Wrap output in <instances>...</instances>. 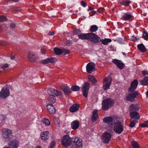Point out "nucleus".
<instances>
[{
  "label": "nucleus",
  "instance_id": "f257e3e1",
  "mask_svg": "<svg viewBox=\"0 0 148 148\" xmlns=\"http://www.w3.org/2000/svg\"><path fill=\"white\" fill-rule=\"evenodd\" d=\"M138 84L137 80L134 79L131 83L130 86L128 89L130 93L126 97V100L132 102L134 101V99L137 97L138 95V93L135 90L136 89Z\"/></svg>",
  "mask_w": 148,
  "mask_h": 148
},
{
  "label": "nucleus",
  "instance_id": "f03ea898",
  "mask_svg": "<svg viewBox=\"0 0 148 148\" xmlns=\"http://www.w3.org/2000/svg\"><path fill=\"white\" fill-rule=\"evenodd\" d=\"M114 104V101L113 99L110 98H107L102 101V109L104 110H106L112 106Z\"/></svg>",
  "mask_w": 148,
  "mask_h": 148
},
{
  "label": "nucleus",
  "instance_id": "7ed1b4c3",
  "mask_svg": "<svg viewBox=\"0 0 148 148\" xmlns=\"http://www.w3.org/2000/svg\"><path fill=\"white\" fill-rule=\"evenodd\" d=\"M71 144L73 148H82L83 147L82 140L78 137L72 138Z\"/></svg>",
  "mask_w": 148,
  "mask_h": 148
},
{
  "label": "nucleus",
  "instance_id": "20e7f679",
  "mask_svg": "<svg viewBox=\"0 0 148 148\" xmlns=\"http://www.w3.org/2000/svg\"><path fill=\"white\" fill-rule=\"evenodd\" d=\"M2 136L5 141H8L12 138V134L11 130L7 128L2 129Z\"/></svg>",
  "mask_w": 148,
  "mask_h": 148
},
{
  "label": "nucleus",
  "instance_id": "39448f33",
  "mask_svg": "<svg viewBox=\"0 0 148 148\" xmlns=\"http://www.w3.org/2000/svg\"><path fill=\"white\" fill-rule=\"evenodd\" d=\"M88 41L94 43H98L100 42V38L93 33H89Z\"/></svg>",
  "mask_w": 148,
  "mask_h": 148
},
{
  "label": "nucleus",
  "instance_id": "423d86ee",
  "mask_svg": "<svg viewBox=\"0 0 148 148\" xmlns=\"http://www.w3.org/2000/svg\"><path fill=\"white\" fill-rule=\"evenodd\" d=\"M113 128L114 131L118 134L121 133L123 130V127L121 122L118 121L114 123Z\"/></svg>",
  "mask_w": 148,
  "mask_h": 148
},
{
  "label": "nucleus",
  "instance_id": "0eeeda50",
  "mask_svg": "<svg viewBox=\"0 0 148 148\" xmlns=\"http://www.w3.org/2000/svg\"><path fill=\"white\" fill-rule=\"evenodd\" d=\"M112 79L110 76H109L105 77L103 79V88L105 90L110 89V86L111 84Z\"/></svg>",
  "mask_w": 148,
  "mask_h": 148
},
{
  "label": "nucleus",
  "instance_id": "6e6552de",
  "mask_svg": "<svg viewBox=\"0 0 148 148\" xmlns=\"http://www.w3.org/2000/svg\"><path fill=\"white\" fill-rule=\"evenodd\" d=\"M72 139L68 135L64 136L62 139V144L65 146L67 147L71 143Z\"/></svg>",
  "mask_w": 148,
  "mask_h": 148
},
{
  "label": "nucleus",
  "instance_id": "1a4fd4ad",
  "mask_svg": "<svg viewBox=\"0 0 148 148\" xmlns=\"http://www.w3.org/2000/svg\"><path fill=\"white\" fill-rule=\"evenodd\" d=\"M10 95V90L7 87H3L0 92V98L5 99Z\"/></svg>",
  "mask_w": 148,
  "mask_h": 148
},
{
  "label": "nucleus",
  "instance_id": "9d476101",
  "mask_svg": "<svg viewBox=\"0 0 148 148\" xmlns=\"http://www.w3.org/2000/svg\"><path fill=\"white\" fill-rule=\"evenodd\" d=\"M89 88L90 84L88 82H85L82 87L83 95L86 98L87 97Z\"/></svg>",
  "mask_w": 148,
  "mask_h": 148
},
{
  "label": "nucleus",
  "instance_id": "9b49d317",
  "mask_svg": "<svg viewBox=\"0 0 148 148\" xmlns=\"http://www.w3.org/2000/svg\"><path fill=\"white\" fill-rule=\"evenodd\" d=\"M47 92L49 96H61L62 95L61 92L58 91L53 88L49 89Z\"/></svg>",
  "mask_w": 148,
  "mask_h": 148
},
{
  "label": "nucleus",
  "instance_id": "f8f14e48",
  "mask_svg": "<svg viewBox=\"0 0 148 148\" xmlns=\"http://www.w3.org/2000/svg\"><path fill=\"white\" fill-rule=\"evenodd\" d=\"M112 135L111 134L108 132H106L104 133L102 137L103 142L104 143H108L110 140Z\"/></svg>",
  "mask_w": 148,
  "mask_h": 148
},
{
  "label": "nucleus",
  "instance_id": "ddd939ff",
  "mask_svg": "<svg viewBox=\"0 0 148 148\" xmlns=\"http://www.w3.org/2000/svg\"><path fill=\"white\" fill-rule=\"evenodd\" d=\"M27 58L31 62H34L38 59V56L33 53L29 52L27 55Z\"/></svg>",
  "mask_w": 148,
  "mask_h": 148
},
{
  "label": "nucleus",
  "instance_id": "4468645a",
  "mask_svg": "<svg viewBox=\"0 0 148 148\" xmlns=\"http://www.w3.org/2000/svg\"><path fill=\"white\" fill-rule=\"evenodd\" d=\"M95 65L94 63H88L86 66V71L88 73H91L95 71Z\"/></svg>",
  "mask_w": 148,
  "mask_h": 148
},
{
  "label": "nucleus",
  "instance_id": "2eb2a0df",
  "mask_svg": "<svg viewBox=\"0 0 148 148\" xmlns=\"http://www.w3.org/2000/svg\"><path fill=\"white\" fill-rule=\"evenodd\" d=\"M112 62L120 69H122L125 66L124 64L121 60L114 59L112 60Z\"/></svg>",
  "mask_w": 148,
  "mask_h": 148
},
{
  "label": "nucleus",
  "instance_id": "dca6fc26",
  "mask_svg": "<svg viewBox=\"0 0 148 148\" xmlns=\"http://www.w3.org/2000/svg\"><path fill=\"white\" fill-rule=\"evenodd\" d=\"M62 90L64 92L66 96L68 95L71 92V89L68 86L66 85H62L61 86Z\"/></svg>",
  "mask_w": 148,
  "mask_h": 148
},
{
  "label": "nucleus",
  "instance_id": "f3484780",
  "mask_svg": "<svg viewBox=\"0 0 148 148\" xmlns=\"http://www.w3.org/2000/svg\"><path fill=\"white\" fill-rule=\"evenodd\" d=\"M57 61L56 58L54 57H51L42 60L41 61V63L43 64H47L50 62L53 63Z\"/></svg>",
  "mask_w": 148,
  "mask_h": 148
},
{
  "label": "nucleus",
  "instance_id": "a211bd4d",
  "mask_svg": "<svg viewBox=\"0 0 148 148\" xmlns=\"http://www.w3.org/2000/svg\"><path fill=\"white\" fill-rule=\"evenodd\" d=\"M132 17H133L132 13L130 12L126 13H124L122 16L123 19L125 21H128L131 20Z\"/></svg>",
  "mask_w": 148,
  "mask_h": 148
},
{
  "label": "nucleus",
  "instance_id": "6ab92c4d",
  "mask_svg": "<svg viewBox=\"0 0 148 148\" xmlns=\"http://www.w3.org/2000/svg\"><path fill=\"white\" fill-rule=\"evenodd\" d=\"M130 116L131 117V119L134 118L135 119V121L137 122L140 118L139 113L136 111L130 112Z\"/></svg>",
  "mask_w": 148,
  "mask_h": 148
},
{
  "label": "nucleus",
  "instance_id": "aec40b11",
  "mask_svg": "<svg viewBox=\"0 0 148 148\" xmlns=\"http://www.w3.org/2000/svg\"><path fill=\"white\" fill-rule=\"evenodd\" d=\"M49 132L48 131L41 133L40 135L41 139L44 141L48 140L49 138Z\"/></svg>",
  "mask_w": 148,
  "mask_h": 148
},
{
  "label": "nucleus",
  "instance_id": "412c9836",
  "mask_svg": "<svg viewBox=\"0 0 148 148\" xmlns=\"http://www.w3.org/2000/svg\"><path fill=\"white\" fill-rule=\"evenodd\" d=\"M18 142L15 140H13L8 143L10 148H17L18 147Z\"/></svg>",
  "mask_w": 148,
  "mask_h": 148
},
{
  "label": "nucleus",
  "instance_id": "4be33fe9",
  "mask_svg": "<svg viewBox=\"0 0 148 148\" xmlns=\"http://www.w3.org/2000/svg\"><path fill=\"white\" fill-rule=\"evenodd\" d=\"M118 3L125 7L128 6L132 3V1L129 0H119Z\"/></svg>",
  "mask_w": 148,
  "mask_h": 148
},
{
  "label": "nucleus",
  "instance_id": "5701e85b",
  "mask_svg": "<svg viewBox=\"0 0 148 148\" xmlns=\"http://www.w3.org/2000/svg\"><path fill=\"white\" fill-rule=\"evenodd\" d=\"M47 107L48 111L49 113L53 114L56 112L55 109L51 104L48 103L47 105Z\"/></svg>",
  "mask_w": 148,
  "mask_h": 148
},
{
  "label": "nucleus",
  "instance_id": "b1692460",
  "mask_svg": "<svg viewBox=\"0 0 148 148\" xmlns=\"http://www.w3.org/2000/svg\"><path fill=\"white\" fill-rule=\"evenodd\" d=\"M79 107L78 105L76 104H74L70 107L69 110L72 112H76L79 110Z\"/></svg>",
  "mask_w": 148,
  "mask_h": 148
},
{
  "label": "nucleus",
  "instance_id": "393cba45",
  "mask_svg": "<svg viewBox=\"0 0 148 148\" xmlns=\"http://www.w3.org/2000/svg\"><path fill=\"white\" fill-rule=\"evenodd\" d=\"M97 112L98 110H95L93 111L91 118V121H95L98 118V116L97 114Z\"/></svg>",
  "mask_w": 148,
  "mask_h": 148
},
{
  "label": "nucleus",
  "instance_id": "a878e982",
  "mask_svg": "<svg viewBox=\"0 0 148 148\" xmlns=\"http://www.w3.org/2000/svg\"><path fill=\"white\" fill-rule=\"evenodd\" d=\"M79 123L77 121L75 120L72 122L71 124V128L73 130L77 129L79 126Z\"/></svg>",
  "mask_w": 148,
  "mask_h": 148
},
{
  "label": "nucleus",
  "instance_id": "bb28decb",
  "mask_svg": "<svg viewBox=\"0 0 148 148\" xmlns=\"http://www.w3.org/2000/svg\"><path fill=\"white\" fill-rule=\"evenodd\" d=\"M89 33H81L78 36L79 38L82 40H87L88 36Z\"/></svg>",
  "mask_w": 148,
  "mask_h": 148
},
{
  "label": "nucleus",
  "instance_id": "cd10ccee",
  "mask_svg": "<svg viewBox=\"0 0 148 148\" xmlns=\"http://www.w3.org/2000/svg\"><path fill=\"white\" fill-rule=\"evenodd\" d=\"M139 106L138 104H132L129 106V110L130 112L134 110L137 111L139 110Z\"/></svg>",
  "mask_w": 148,
  "mask_h": 148
},
{
  "label": "nucleus",
  "instance_id": "c85d7f7f",
  "mask_svg": "<svg viewBox=\"0 0 148 148\" xmlns=\"http://www.w3.org/2000/svg\"><path fill=\"white\" fill-rule=\"evenodd\" d=\"M137 47L138 49L142 53L145 52L147 50L145 46L142 43L138 45Z\"/></svg>",
  "mask_w": 148,
  "mask_h": 148
},
{
  "label": "nucleus",
  "instance_id": "c756f323",
  "mask_svg": "<svg viewBox=\"0 0 148 148\" xmlns=\"http://www.w3.org/2000/svg\"><path fill=\"white\" fill-rule=\"evenodd\" d=\"M140 82L142 85H148V76L145 77L143 79L141 80Z\"/></svg>",
  "mask_w": 148,
  "mask_h": 148
},
{
  "label": "nucleus",
  "instance_id": "7c9ffc66",
  "mask_svg": "<svg viewBox=\"0 0 148 148\" xmlns=\"http://www.w3.org/2000/svg\"><path fill=\"white\" fill-rule=\"evenodd\" d=\"M104 45H107L108 44L112 42V40L109 38H105L104 39L101 40L100 41Z\"/></svg>",
  "mask_w": 148,
  "mask_h": 148
},
{
  "label": "nucleus",
  "instance_id": "2f4dec72",
  "mask_svg": "<svg viewBox=\"0 0 148 148\" xmlns=\"http://www.w3.org/2000/svg\"><path fill=\"white\" fill-rule=\"evenodd\" d=\"M98 27L96 25H93L91 26L89 30L91 33H93L97 31L98 29Z\"/></svg>",
  "mask_w": 148,
  "mask_h": 148
},
{
  "label": "nucleus",
  "instance_id": "473e14b6",
  "mask_svg": "<svg viewBox=\"0 0 148 148\" xmlns=\"http://www.w3.org/2000/svg\"><path fill=\"white\" fill-rule=\"evenodd\" d=\"M89 81L91 82L93 84H96L97 81L96 79L94 76L91 75L88 76Z\"/></svg>",
  "mask_w": 148,
  "mask_h": 148
},
{
  "label": "nucleus",
  "instance_id": "72a5a7b5",
  "mask_svg": "<svg viewBox=\"0 0 148 148\" xmlns=\"http://www.w3.org/2000/svg\"><path fill=\"white\" fill-rule=\"evenodd\" d=\"M113 118L111 116H108L104 118L103 121L105 123H110L112 122Z\"/></svg>",
  "mask_w": 148,
  "mask_h": 148
},
{
  "label": "nucleus",
  "instance_id": "f704fd0d",
  "mask_svg": "<svg viewBox=\"0 0 148 148\" xmlns=\"http://www.w3.org/2000/svg\"><path fill=\"white\" fill-rule=\"evenodd\" d=\"M53 51L57 55H60L62 53V49L57 47L54 48Z\"/></svg>",
  "mask_w": 148,
  "mask_h": 148
},
{
  "label": "nucleus",
  "instance_id": "c9c22d12",
  "mask_svg": "<svg viewBox=\"0 0 148 148\" xmlns=\"http://www.w3.org/2000/svg\"><path fill=\"white\" fill-rule=\"evenodd\" d=\"M55 96H49L48 99V101L50 103H54L56 101Z\"/></svg>",
  "mask_w": 148,
  "mask_h": 148
},
{
  "label": "nucleus",
  "instance_id": "e433bc0d",
  "mask_svg": "<svg viewBox=\"0 0 148 148\" xmlns=\"http://www.w3.org/2000/svg\"><path fill=\"white\" fill-rule=\"evenodd\" d=\"M131 144L133 148H140L139 144L135 141H133L131 142Z\"/></svg>",
  "mask_w": 148,
  "mask_h": 148
},
{
  "label": "nucleus",
  "instance_id": "4c0bfd02",
  "mask_svg": "<svg viewBox=\"0 0 148 148\" xmlns=\"http://www.w3.org/2000/svg\"><path fill=\"white\" fill-rule=\"evenodd\" d=\"M71 89L73 91H78L80 89V88L79 86L77 85L72 86L71 87Z\"/></svg>",
  "mask_w": 148,
  "mask_h": 148
},
{
  "label": "nucleus",
  "instance_id": "58836bf2",
  "mask_svg": "<svg viewBox=\"0 0 148 148\" xmlns=\"http://www.w3.org/2000/svg\"><path fill=\"white\" fill-rule=\"evenodd\" d=\"M142 37L145 40H148V34L146 31H145L143 32Z\"/></svg>",
  "mask_w": 148,
  "mask_h": 148
},
{
  "label": "nucleus",
  "instance_id": "ea45409f",
  "mask_svg": "<svg viewBox=\"0 0 148 148\" xmlns=\"http://www.w3.org/2000/svg\"><path fill=\"white\" fill-rule=\"evenodd\" d=\"M42 121L43 123L45 124L47 126H49L50 124V122L48 119H46L42 118Z\"/></svg>",
  "mask_w": 148,
  "mask_h": 148
},
{
  "label": "nucleus",
  "instance_id": "a19ab883",
  "mask_svg": "<svg viewBox=\"0 0 148 148\" xmlns=\"http://www.w3.org/2000/svg\"><path fill=\"white\" fill-rule=\"evenodd\" d=\"M81 31L80 29H75L73 31V33L74 34L77 35L80 34L81 33Z\"/></svg>",
  "mask_w": 148,
  "mask_h": 148
},
{
  "label": "nucleus",
  "instance_id": "79ce46f5",
  "mask_svg": "<svg viewBox=\"0 0 148 148\" xmlns=\"http://www.w3.org/2000/svg\"><path fill=\"white\" fill-rule=\"evenodd\" d=\"M62 53L64 55L69 54L70 53V51H69L65 49H62Z\"/></svg>",
  "mask_w": 148,
  "mask_h": 148
},
{
  "label": "nucleus",
  "instance_id": "37998d69",
  "mask_svg": "<svg viewBox=\"0 0 148 148\" xmlns=\"http://www.w3.org/2000/svg\"><path fill=\"white\" fill-rule=\"evenodd\" d=\"M7 18L6 16L3 15L0 16V22L5 21L7 20Z\"/></svg>",
  "mask_w": 148,
  "mask_h": 148
},
{
  "label": "nucleus",
  "instance_id": "c03bdc74",
  "mask_svg": "<svg viewBox=\"0 0 148 148\" xmlns=\"http://www.w3.org/2000/svg\"><path fill=\"white\" fill-rule=\"evenodd\" d=\"M6 26L5 25H0V32L5 30Z\"/></svg>",
  "mask_w": 148,
  "mask_h": 148
},
{
  "label": "nucleus",
  "instance_id": "a18cd8bd",
  "mask_svg": "<svg viewBox=\"0 0 148 148\" xmlns=\"http://www.w3.org/2000/svg\"><path fill=\"white\" fill-rule=\"evenodd\" d=\"M56 142L54 141H52L50 145V148H54L56 145Z\"/></svg>",
  "mask_w": 148,
  "mask_h": 148
},
{
  "label": "nucleus",
  "instance_id": "49530a36",
  "mask_svg": "<svg viewBox=\"0 0 148 148\" xmlns=\"http://www.w3.org/2000/svg\"><path fill=\"white\" fill-rule=\"evenodd\" d=\"M136 122V121H135V120H133V121H132L129 124V126L131 127H134L135 125V123Z\"/></svg>",
  "mask_w": 148,
  "mask_h": 148
},
{
  "label": "nucleus",
  "instance_id": "de8ad7c7",
  "mask_svg": "<svg viewBox=\"0 0 148 148\" xmlns=\"http://www.w3.org/2000/svg\"><path fill=\"white\" fill-rule=\"evenodd\" d=\"M72 43V41L70 40H67L66 42V45L67 46H69Z\"/></svg>",
  "mask_w": 148,
  "mask_h": 148
},
{
  "label": "nucleus",
  "instance_id": "09e8293b",
  "mask_svg": "<svg viewBox=\"0 0 148 148\" xmlns=\"http://www.w3.org/2000/svg\"><path fill=\"white\" fill-rule=\"evenodd\" d=\"M6 118V116L3 114L0 115V120L1 121H4Z\"/></svg>",
  "mask_w": 148,
  "mask_h": 148
},
{
  "label": "nucleus",
  "instance_id": "8fccbe9b",
  "mask_svg": "<svg viewBox=\"0 0 148 148\" xmlns=\"http://www.w3.org/2000/svg\"><path fill=\"white\" fill-rule=\"evenodd\" d=\"M140 125L142 127H148V124L146 123H143L140 124Z\"/></svg>",
  "mask_w": 148,
  "mask_h": 148
},
{
  "label": "nucleus",
  "instance_id": "3c124183",
  "mask_svg": "<svg viewBox=\"0 0 148 148\" xmlns=\"http://www.w3.org/2000/svg\"><path fill=\"white\" fill-rule=\"evenodd\" d=\"M16 24L15 23H12L10 24V28L11 29H13L16 27Z\"/></svg>",
  "mask_w": 148,
  "mask_h": 148
},
{
  "label": "nucleus",
  "instance_id": "603ef678",
  "mask_svg": "<svg viewBox=\"0 0 148 148\" xmlns=\"http://www.w3.org/2000/svg\"><path fill=\"white\" fill-rule=\"evenodd\" d=\"M114 49V47L112 45H110L108 47V49L110 51H113Z\"/></svg>",
  "mask_w": 148,
  "mask_h": 148
},
{
  "label": "nucleus",
  "instance_id": "864d4df0",
  "mask_svg": "<svg viewBox=\"0 0 148 148\" xmlns=\"http://www.w3.org/2000/svg\"><path fill=\"white\" fill-rule=\"evenodd\" d=\"M81 4L84 7H86L87 5V4L86 3L83 1H81Z\"/></svg>",
  "mask_w": 148,
  "mask_h": 148
},
{
  "label": "nucleus",
  "instance_id": "5fc2aeb1",
  "mask_svg": "<svg viewBox=\"0 0 148 148\" xmlns=\"http://www.w3.org/2000/svg\"><path fill=\"white\" fill-rule=\"evenodd\" d=\"M142 73L144 75H148V72L145 71H143L142 72Z\"/></svg>",
  "mask_w": 148,
  "mask_h": 148
},
{
  "label": "nucleus",
  "instance_id": "6e6d98bb",
  "mask_svg": "<svg viewBox=\"0 0 148 148\" xmlns=\"http://www.w3.org/2000/svg\"><path fill=\"white\" fill-rule=\"evenodd\" d=\"M99 12V13H102L104 10V8H100L98 9Z\"/></svg>",
  "mask_w": 148,
  "mask_h": 148
},
{
  "label": "nucleus",
  "instance_id": "4d7b16f0",
  "mask_svg": "<svg viewBox=\"0 0 148 148\" xmlns=\"http://www.w3.org/2000/svg\"><path fill=\"white\" fill-rule=\"evenodd\" d=\"M8 66V64H4L2 67V68L3 69H5L7 68Z\"/></svg>",
  "mask_w": 148,
  "mask_h": 148
},
{
  "label": "nucleus",
  "instance_id": "13d9d810",
  "mask_svg": "<svg viewBox=\"0 0 148 148\" xmlns=\"http://www.w3.org/2000/svg\"><path fill=\"white\" fill-rule=\"evenodd\" d=\"M19 0H6L7 2H10L11 1H14V2H17L19 1Z\"/></svg>",
  "mask_w": 148,
  "mask_h": 148
},
{
  "label": "nucleus",
  "instance_id": "bf43d9fd",
  "mask_svg": "<svg viewBox=\"0 0 148 148\" xmlns=\"http://www.w3.org/2000/svg\"><path fill=\"white\" fill-rule=\"evenodd\" d=\"M89 14H90V16L94 15L95 14V11L93 10L92 12H90Z\"/></svg>",
  "mask_w": 148,
  "mask_h": 148
},
{
  "label": "nucleus",
  "instance_id": "052dcab7",
  "mask_svg": "<svg viewBox=\"0 0 148 148\" xmlns=\"http://www.w3.org/2000/svg\"><path fill=\"white\" fill-rule=\"evenodd\" d=\"M54 34V32H52L48 33V35L49 36H53Z\"/></svg>",
  "mask_w": 148,
  "mask_h": 148
},
{
  "label": "nucleus",
  "instance_id": "680f3d73",
  "mask_svg": "<svg viewBox=\"0 0 148 148\" xmlns=\"http://www.w3.org/2000/svg\"><path fill=\"white\" fill-rule=\"evenodd\" d=\"M94 8H92L91 7H89V8L88 10V11H92L94 10Z\"/></svg>",
  "mask_w": 148,
  "mask_h": 148
},
{
  "label": "nucleus",
  "instance_id": "e2e57ef3",
  "mask_svg": "<svg viewBox=\"0 0 148 148\" xmlns=\"http://www.w3.org/2000/svg\"><path fill=\"white\" fill-rule=\"evenodd\" d=\"M10 58L11 60H13L15 58V56H13V55H12L10 56Z\"/></svg>",
  "mask_w": 148,
  "mask_h": 148
},
{
  "label": "nucleus",
  "instance_id": "0e129e2a",
  "mask_svg": "<svg viewBox=\"0 0 148 148\" xmlns=\"http://www.w3.org/2000/svg\"><path fill=\"white\" fill-rule=\"evenodd\" d=\"M99 13V11H98V10L97 11H95V14H98Z\"/></svg>",
  "mask_w": 148,
  "mask_h": 148
},
{
  "label": "nucleus",
  "instance_id": "69168bd1",
  "mask_svg": "<svg viewBox=\"0 0 148 148\" xmlns=\"http://www.w3.org/2000/svg\"><path fill=\"white\" fill-rule=\"evenodd\" d=\"M36 148H41V147L40 146H37L36 147Z\"/></svg>",
  "mask_w": 148,
  "mask_h": 148
},
{
  "label": "nucleus",
  "instance_id": "338daca9",
  "mask_svg": "<svg viewBox=\"0 0 148 148\" xmlns=\"http://www.w3.org/2000/svg\"><path fill=\"white\" fill-rule=\"evenodd\" d=\"M146 95L147 97H148V90H147V91L146 92Z\"/></svg>",
  "mask_w": 148,
  "mask_h": 148
},
{
  "label": "nucleus",
  "instance_id": "774afa93",
  "mask_svg": "<svg viewBox=\"0 0 148 148\" xmlns=\"http://www.w3.org/2000/svg\"><path fill=\"white\" fill-rule=\"evenodd\" d=\"M3 148H10V147L9 148L8 147H3Z\"/></svg>",
  "mask_w": 148,
  "mask_h": 148
}]
</instances>
